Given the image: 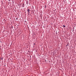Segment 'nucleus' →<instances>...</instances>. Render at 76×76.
I'll use <instances>...</instances> for the list:
<instances>
[{
  "label": "nucleus",
  "instance_id": "obj_1",
  "mask_svg": "<svg viewBox=\"0 0 76 76\" xmlns=\"http://www.w3.org/2000/svg\"><path fill=\"white\" fill-rule=\"evenodd\" d=\"M28 11V12H30L31 11V10H30L29 9H28V10H27Z\"/></svg>",
  "mask_w": 76,
  "mask_h": 76
},
{
  "label": "nucleus",
  "instance_id": "obj_2",
  "mask_svg": "<svg viewBox=\"0 0 76 76\" xmlns=\"http://www.w3.org/2000/svg\"><path fill=\"white\" fill-rule=\"evenodd\" d=\"M63 27H64V28H65V27H66V26L65 25H64Z\"/></svg>",
  "mask_w": 76,
  "mask_h": 76
},
{
  "label": "nucleus",
  "instance_id": "obj_3",
  "mask_svg": "<svg viewBox=\"0 0 76 76\" xmlns=\"http://www.w3.org/2000/svg\"><path fill=\"white\" fill-rule=\"evenodd\" d=\"M35 43H34V45H35Z\"/></svg>",
  "mask_w": 76,
  "mask_h": 76
}]
</instances>
